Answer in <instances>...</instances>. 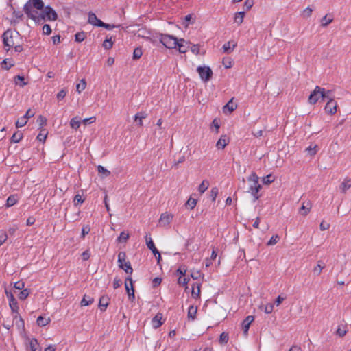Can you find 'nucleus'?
Instances as JSON below:
<instances>
[{"label":"nucleus","mask_w":351,"mask_h":351,"mask_svg":"<svg viewBox=\"0 0 351 351\" xmlns=\"http://www.w3.org/2000/svg\"><path fill=\"white\" fill-rule=\"evenodd\" d=\"M58 14L50 6L47 5L41 10V12L32 16L31 19L36 24H41L45 21H54L57 20Z\"/></svg>","instance_id":"obj_1"},{"label":"nucleus","mask_w":351,"mask_h":351,"mask_svg":"<svg viewBox=\"0 0 351 351\" xmlns=\"http://www.w3.org/2000/svg\"><path fill=\"white\" fill-rule=\"evenodd\" d=\"M44 8V3L42 0H29L24 5L23 10L29 19L32 15L38 14V11L34 10V8L38 10H43Z\"/></svg>","instance_id":"obj_2"},{"label":"nucleus","mask_w":351,"mask_h":351,"mask_svg":"<svg viewBox=\"0 0 351 351\" xmlns=\"http://www.w3.org/2000/svg\"><path fill=\"white\" fill-rule=\"evenodd\" d=\"M329 94H331L330 90L326 91L324 88L316 86L308 97V102L311 104H315L319 99L324 100L326 98H329Z\"/></svg>","instance_id":"obj_3"},{"label":"nucleus","mask_w":351,"mask_h":351,"mask_svg":"<svg viewBox=\"0 0 351 351\" xmlns=\"http://www.w3.org/2000/svg\"><path fill=\"white\" fill-rule=\"evenodd\" d=\"M258 179L259 178L254 172H252L251 175L247 178V180L252 182V184L250 186L248 192L252 194L255 200H257L259 198L260 196L258 195V193L261 189V186L258 183Z\"/></svg>","instance_id":"obj_4"},{"label":"nucleus","mask_w":351,"mask_h":351,"mask_svg":"<svg viewBox=\"0 0 351 351\" xmlns=\"http://www.w3.org/2000/svg\"><path fill=\"white\" fill-rule=\"evenodd\" d=\"M126 254L125 252H120L118 254V263L120 268L123 269L125 273L132 274L133 269L129 261H126Z\"/></svg>","instance_id":"obj_5"},{"label":"nucleus","mask_w":351,"mask_h":351,"mask_svg":"<svg viewBox=\"0 0 351 351\" xmlns=\"http://www.w3.org/2000/svg\"><path fill=\"white\" fill-rule=\"evenodd\" d=\"M160 41L165 47L169 49H174L178 45V39L173 36L167 34H162Z\"/></svg>","instance_id":"obj_6"},{"label":"nucleus","mask_w":351,"mask_h":351,"mask_svg":"<svg viewBox=\"0 0 351 351\" xmlns=\"http://www.w3.org/2000/svg\"><path fill=\"white\" fill-rule=\"evenodd\" d=\"M197 71L198 72L200 78L204 82L209 81L213 75V71L209 66H199L197 69Z\"/></svg>","instance_id":"obj_7"},{"label":"nucleus","mask_w":351,"mask_h":351,"mask_svg":"<svg viewBox=\"0 0 351 351\" xmlns=\"http://www.w3.org/2000/svg\"><path fill=\"white\" fill-rule=\"evenodd\" d=\"M3 41L4 45L8 47L6 49L7 51L14 45V43L12 39V32L10 30H8L3 33Z\"/></svg>","instance_id":"obj_8"},{"label":"nucleus","mask_w":351,"mask_h":351,"mask_svg":"<svg viewBox=\"0 0 351 351\" xmlns=\"http://www.w3.org/2000/svg\"><path fill=\"white\" fill-rule=\"evenodd\" d=\"M328 101L325 106V111L326 113L330 114H334L337 112V104L334 101L331 97V94H329Z\"/></svg>","instance_id":"obj_9"},{"label":"nucleus","mask_w":351,"mask_h":351,"mask_svg":"<svg viewBox=\"0 0 351 351\" xmlns=\"http://www.w3.org/2000/svg\"><path fill=\"white\" fill-rule=\"evenodd\" d=\"M173 215L168 213H162L160 217V223L161 225L165 226L169 225L172 221Z\"/></svg>","instance_id":"obj_10"},{"label":"nucleus","mask_w":351,"mask_h":351,"mask_svg":"<svg viewBox=\"0 0 351 351\" xmlns=\"http://www.w3.org/2000/svg\"><path fill=\"white\" fill-rule=\"evenodd\" d=\"M254 320V316L248 315L242 322V328L244 335H247L251 323Z\"/></svg>","instance_id":"obj_11"},{"label":"nucleus","mask_w":351,"mask_h":351,"mask_svg":"<svg viewBox=\"0 0 351 351\" xmlns=\"http://www.w3.org/2000/svg\"><path fill=\"white\" fill-rule=\"evenodd\" d=\"M178 50L180 53H186L188 49L190 47V43L185 41L184 39L178 40Z\"/></svg>","instance_id":"obj_12"},{"label":"nucleus","mask_w":351,"mask_h":351,"mask_svg":"<svg viewBox=\"0 0 351 351\" xmlns=\"http://www.w3.org/2000/svg\"><path fill=\"white\" fill-rule=\"evenodd\" d=\"M88 22L90 24L97 27H101L100 23H102V21L93 12L88 13Z\"/></svg>","instance_id":"obj_13"},{"label":"nucleus","mask_w":351,"mask_h":351,"mask_svg":"<svg viewBox=\"0 0 351 351\" xmlns=\"http://www.w3.org/2000/svg\"><path fill=\"white\" fill-rule=\"evenodd\" d=\"M9 305H10V307L12 314H13L14 320L16 319V318L18 317V315H19V313H18L19 306H18V303H17L16 300L14 299V300H10L9 302Z\"/></svg>","instance_id":"obj_14"},{"label":"nucleus","mask_w":351,"mask_h":351,"mask_svg":"<svg viewBox=\"0 0 351 351\" xmlns=\"http://www.w3.org/2000/svg\"><path fill=\"white\" fill-rule=\"evenodd\" d=\"M236 46V43L228 41L223 45L222 49L224 53L229 54L234 50Z\"/></svg>","instance_id":"obj_15"},{"label":"nucleus","mask_w":351,"mask_h":351,"mask_svg":"<svg viewBox=\"0 0 351 351\" xmlns=\"http://www.w3.org/2000/svg\"><path fill=\"white\" fill-rule=\"evenodd\" d=\"M145 241H146L147 247L153 252V254L155 256L156 255V254H158V251L156 248L152 238L150 237H148V235H146Z\"/></svg>","instance_id":"obj_16"},{"label":"nucleus","mask_w":351,"mask_h":351,"mask_svg":"<svg viewBox=\"0 0 351 351\" xmlns=\"http://www.w3.org/2000/svg\"><path fill=\"white\" fill-rule=\"evenodd\" d=\"M311 208V202L308 201L307 202H304L303 204L302 205L299 212L302 215L306 216L310 212Z\"/></svg>","instance_id":"obj_17"},{"label":"nucleus","mask_w":351,"mask_h":351,"mask_svg":"<svg viewBox=\"0 0 351 351\" xmlns=\"http://www.w3.org/2000/svg\"><path fill=\"white\" fill-rule=\"evenodd\" d=\"M162 318V315L161 313H157L155 317H153L152 323L154 328H158L162 324V322L161 321Z\"/></svg>","instance_id":"obj_18"},{"label":"nucleus","mask_w":351,"mask_h":351,"mask_svg":"<svg viewBox=\"0 0 351 351\" xmlns=\"http://www.w3.org/2000/svg\"><path fill=\"white\" fill-rule=\"evenodd\" d=\"M237 104L233 103V98H232L223 108V111L226 113L227 110L229 113L232 112L237 108Z\"/></svg>","instance_id":"obj_19"},{"label":"nucleus","mask_w":351,"mask_h":351,"mask_svg":"<svg viewBox=\"0 0 351 351\" xmlns=\"http://www.w3.org/2000/svg\"><path fill=\"white\" fill-rule=\"evenodd\" d=\"M109 298L106 296H101L99 299V307L101 311H106L108 305Z\"/></svg>","instance_id":"obj_20"},{"label":"nucleus","mask_w":351,"mask_h":351,"mask_svg":"<svg viewBox=\"0 0 351 351\" xmlns=\"http://www.w3.org/2000/svg\"><path fill=\"white\" fill-rule=\"evenodd\" d=\"M29 348L32 351H42L41 347L39 346L37 339L35 338H32L29 341Z\"/></svg>","instance_id":"obj_21"},{"label":"nucleus","mask_w":351,"mask_h":351,"mask_svg":"<svg viewBox=\"0 0 351 351\" xmlns=\"http://www.w3.org/2000/svg\"><path fill=\"white\" fill-rule=\"evenodd\" d=\"M351 187V179L345 178L343 182L340 185V189L342 193H345L348 189Z\"/></svg>","instance_id":"obj_22"},{"label":"nucleus","mask_w":351,"mask_h":351,"mask_svg":"<svg viewBox=\"0 0 351 351\" xmlns=\"http://www.w3.org/2000/svg\"><path fill=\"white\" fill-rule=\"evenodd\" d=\"M228 143V141L227 140L226 136H221L220 138L217 142L216 146L218 149H223Z\"/></svg>","instance_id":"obj_23"},{"label":"nucleus","mask_w":351,"mask_h":351,"mask_svg":"<svg viewBox=\"0 0 351 351\" xmlns=\"http://www.w3.org/2000/svg\"><path fill=\"white\" fill-rule=\"evenodd\" d=\"M81 119L79 117H75L70 121V125L73 129L77 130L80 126Z\"/></svg>","instance_id":"obj_24"},{"label":"nucleus","mask_w":351,"mask_h":351,"mask_svg":"<svg viewBox=\"0 0 351 351\" xmlns=\"http://www.w3.org/2000/svg\"><path fill=\"white\" fill-rule=\"evenodd\" d=\"M94 302L93 298L89 295H84L83 297L82 301H81V306H86L90 304H91Z\"/></svg>","instance_id":"obj_25"},{"label":"nucleus","mask_w":351,"mask_h":351,"mask_svg":"<svg viewBox=\"0 0 351 351\" xmlns=\"http://www.w3.org/2000/svg\"><path fill=\"white\" fill-rule=\"evenodd\" d=\"M245 16V12H239L235 14L234 21L235 23H237L239 25H241Z\"/></svg>","instance_id":"obj_26"},{"label":"nucleus","mask_w":351,"mask_h":351,"mask_svg":"<svg viewBox=\"0 0 351 351\" xmlns=\"http://www.w3.org/2000/svg\"><path fill=\"white\" fill-rule=\"evenodd\" d=\"M127 280H129L130 281V285L131 287V293H129L128 294V300L133 302L135 300V295H134V289L133 287V281L131 277H127Z\"/></svg>","instance_id":"obj_27"},{"label":"nucleus","mask_w":351,"mask_h":351,"mask_svg":"<svg viewBox=\"0 0 351 351\" xmlns=\"http://www.w3.org/2000/svg\"><path fill=\"white\" fill-rule=\"evenodd\" d=\"M136 35L138 37L149 39V36H150V32L148 30H147L146 29L142 28V29H139L137 31Z\"/></svg>","instance_id":"obj_28"},{"label":"nucleus","mask_w":351,"mask_h":351,"mask_svg":"<svg viewBox=\"0 0 351 351\" xmlns=\"http://www.w3.org/2000/svg\"><path fill=\"white\" fill-rule=\"evenodd\" d=\"M18 202L17 195H12L8 197L6 201V206L10 207L14 206Z\"/></svg>","instance_id":"obj_29"},{"label":"nucleus","mask_w":351,"mask_h":351,"mask_svg":"<svg viewBox=\"0 0 351 351\" xmlns=\"http://www.w3.org/2000/svg\"><path fill=\"white\" fill-rule=\"evenodd\" d=\"M49 318H45L42 316H39L37 318L36 323L39 326H45L49 324Z\"/></svg>","instance_id":"obj_30"},{"label":"nucleus","mask_w":351,"mask_h":351,"mask_svg":"<svg viewBox=\"0 0 351 351\" xmlns=\"http://www.w3.org/2000/svg\"><path fill=\"white\" fill-rule=\"evenodd\" d=\"M209 186V182L208 180H203L199 184L198 191L200 193H204Z\"/></svg>","instance_id":"obj_31"},{"label":"nucleus","mask_w":351,"mask_h":351,"mask_svg":"<svg viewBox=\"0 0 351 351\" xmlns=\"http://www.w3.org/2000/svg\"><path fill=\"white\" fill-rule=\"evenodd\" d=\"M23 138V134L19 132H16L13 134V135L11 137V142L12 143H19Z\"/></svg>","instance_id":"obj_32"},{"label":"nucleus","mask_w":351,"mask_h":351,"mask_svg":"<svg viewBox=\"0 0 351 351\" xmlns=\"http://www.w3.org/2000/svg\"><path fill=\"white\" fill-rule=\"evenodd\" d=\"M333 21V19L330 16L328 17V15H325L321 20V25L322 27H326L328 25H329L330 23H332Z\"/></svg>","instance_id":"obj_33"},{"label":"nucleus","mask_w":351,"mask_h":351,"mask_svg":"<svg viewBox=\"0 0 351 351\" xmlns=\"http://www.w3.org/2000/svg\"><path fill=\"white\" fill-rule=\"evenodd\" d=\"M129 234L123 231L121 232L119 237L117 238V241L119 243H125L129 239Z\"/></svg>","instance_id":"obj_34"},{"label":"nucleus","mask_w":351,"mask_h":351,"mask_svg":"<svg viewBox=\"0 0 351 351\" xmlns=\"http://www.w3.org/2000/svg\"><path fill=\"white\" fill-rule=\"evenodd\" d=\"M274 304H267L265 306H260L261 309L263 310L267 314L271 313L274 310Z\"/></svg>","instance_id":"obj_35"},{"label":"nucleus","mask_w":351,"mask_h":351,"mask_svg":"<svg viewBox=\"0 0 351 351\" xmlns=\"http://www.w3.org/2000/svg\"><path fill=\"white\" fill-rule=\"evenodd\" d=\"M86 86V82L85 80L82 79L81 80L80 82L77 84L76 86V90L80 93L82 90L85 89Z\"/></svg>","instance_id":"obj_36"},{"label":"nucleus","mask_w":351,"mask_h":351,"mask_svg":"<svg viewBox=\"0 0 351 351\" xmlns=\"http://www.w3.org/2000/svg\"><path fill=\"white\" fill-rule=\"evenodd\" d=\"M197 204V200L190 197L185 204V206L190 209H193Z\"/></svg>","instance_id":"obj_37"},{"label":"nucleus","mask_w":351,"mask_h":351,"mask_svg":"<svg viewBox=\"0 0 351 351\" xmlns=\"http://www.w3.org/2000/svg\"><path fill=\"white\" fill-rule=\"evenodd\" d=\"M143 55L142 49L141 47H136L134 49L133 52V59L134 60H138Z\"/></svg>","instance_id":"obj_38"},{"label":"nucleus","mask_w":351,"mask_h":351,"mask_svg":"<svg viewBox=\"0 0 351 351\" xmlns=\"http://www.w3.org/2000/svg\"><path fill=\"white\" fill-rule=\"evenodd\" d=\"M228 339H229L228 334L226 332H222L220 335L219 341V343H221V344H226L228 343Z\"/></svg>","instance_id":"obj_39"},{"label":"nucleus","mask_w":351,"mask_h":351,"mask_svg":"<svg viewBox=\"0 0 351 351\" xmlns=\"http://www.w3.org/2000/svg\"><path fill=\"white\" fill-rule=\"evenodd\" d=\"M196 313H197V308L195 307H194L193 306H191L189 308L188 317L189 318H191L192 319H194L195 317Z\"/></svg>","instance_id":"obj_40"},{"label":"nucleus","mask_w":351,"mask_h":351,"mask_svg":"<svg viewBox=\"0 0 351 351\" xmlns=\"http://www.w3.org/2000/svg\"><path fill=\"white\" fill-rule=\"evenodd\" d=\"M85 38H86V34L84 32H77L75 35V41L78 42V43H80V42H82L83 40H84Z\"/></svg>","instance_id":"obj_41"},{"label":"nucleus","mask_w":351,"mask_h":351,"mask_svg":"<svg viewBox=\"0 0 351 351\" xmlns=\"http://www.w3.org/2000/svg\"><path fill=\"white\" fill-rule=\"evenodd\" d=\"M47 136V132L45 130H43L40 132L38 135L37 136V139L40 142H45Z\"/></svg>","instance_id":"obj_42"},{"label":"nucleus","mask_w":351,"mask_h":351,"mask_svg":"<svg viewBox=\"0 0 351 351\" xmlns=\"http://www.w3.org/2000/svg\"><path fill=\"white\" fill-rule=\"evenodd\" d=\"M100 25H101V27H104L105 29H108V30L112 29L113 28H115V27L123 28L122 27V25H114L105 23L104 22H102V23H100Z\"/></svg>","instance_id":"obj_43"},{"label":"nucleus","mask_w":351,"mask_h":351,"mask_svg":"<svg viewBox=\"0 0 351 351\" xmlns=\"http://www.w3.org/2000/svg\"><path fill=\"white\" fill-rule=\"evenodd\" d=\"M29 295V291L27 289H24L21 291V292L19 294V298L20 300H25L26 299L28 295Z\"/></svg>","instance_id":"obj_44"},{"label":"nucleus","mask_w":351,"mask_h":351,"mask_svg":"<svg viewBox=\"0 0 351 351\" xmlns=\"http://www.w3.org/2000/svg\"><path fill=\"white\" fill-rule=\"evenodd\" d=\"M97 170L99 173H102L105 177H108L110 175V171L107 170L105 167L101 165L97 167Z\"/></svg>","instance_id":"obj_45"},{"label":"nucleus","mask_w":351,"mask_h":351,"mask_svg":"<svg viewBox=\"0 0 351 351\" xmlns=\"http://www.w3.org/2000/svg\"><path fill=\"white\" fill-rule=\"evenodd\" d=\"M197 289H195V288L193 287V289H192V291H191V293H192V296L195 298H197L198 297H199V295H200V285L197 284Z\"/></svg>","instance_id":"obj_46"},{"label":"nucleus","mask_w":351,"mask_h":351,"mask_svg":"<svg viewBox=\"0 0 351 351\" xmlns=\"http://www.w3.org/2000/svg\"><path fill=\"white\" fill-rule=\"evenodd\" d=\"M320 262L321 261H318V264L313 269V272L316 276H319L324 267V266L320 265Z\"/></svg>","instance_id":"obj_47"},{"label":"nucleus","mask_w":351,"mask_h":351,"mask_svg":"<svg viewBox=\"0 0 351 351\" xmlns=\"http://www.w3.org/2000/svg\"><path fill=\"white\" fill-rule=\"evenodd\" d=\"M18 317H19V319L17 317L16 319H14V320L13 319V321L14 322L15 321L16 325L19 329L23 328H24V321L21 316L18 315Z\"/></svg>","instance_id":"obj_48"},{"label":"nucleus","mask_w":351,"mask_h":351,"mask_svg":"<svg viewBox=\"0 0 351 351\" xmlns=\"http://www.w3.org/2000/svg\"><path fill=\"white\" fill-rule=\"evenodd\" d=\"M27 121L25 120V117H21V119H18V121L16 122V128H21L26 125Z\"/></svg>","instance_id":"obj_49"},{"label":"nucleus","mask_w":351,"mask_h":351,"mask_svg":"<svg viewBox=\"0 0 351 351\" xmlns=\"http://www.w3.org/2000/svg\"><path fill=\"white\" fill-rule=\"evenodd\" d=\"M112 45H113V43L112 41L111 40V38L110 39H106L104 41V43H103V47L106 49H110L112 47Z\"/></svg>","instance_id":"obj_50"},{"label":"nucleus","mask_w":351,"mask_h":351,"mask_svg":"<svg viewBox=\"0 0 351 351\" xmlns=\"http://www.w3.org/2000/svg\"><path fill=\"white\" fill-rule=\"evenodd\" d=\"M279 241V237L278 235L276 234L271 237L270 240L268 241L267 245H273L278 243Z\"/></svg>","instance_id":"obj_51"},{"label":"nucleus","mask_w":351,"mask_h":351,"mask_svg":"<svg viewBox=\"0 0 351 351\" xmlns=\"http://www.w3.org/2000/svg\"><path fill=\"white\" fill-rule=\"evenodd\" d=\"M217 195H218V189L217 187H213L210 191V197L213 202L215 201Z\"/></svg>","instance_id":"obj_52"},{"label":"nucleus","mask_w":351,"mask_h":351,"mask_svg":"<svg viewBox=\"0 0 351 351\" xmlns=\"http://www.w3.org/2000/svg\"><path fill=\"white\" fill-rule=\"evenodd\" d=\"M43 33L45 35H49L51 33V29L49 25L45 24L43 25Z\"/></svg>","instance_id":"obj_53"},{"label":"nucleus","mask_w":351,"mask_h":351,"mask_svg":"<svg viewBox=\"0 0 351 351\" xmlns=\"http://www.w3.org/2000/svg\"><path fill=\"white\" fill-rule=\"evenodd\" d=\"M66 95V90L65 89H62L56 95V97L58 100L63 99Z\"/></svg>","instance_id":"obj_54"},{"label":"nucleus","mask_w":351,"mask_h":351,"mask_svg":"<svg viewBox=\"0 0 351 351\" xmlns=\"http://www.w3.org/2000/svg\"><path fill=\"white\" fill-rule=\"evenodd\" d=\"M37 122L39 123L40 127H43L47 124V119L42 115H40L37 119Z\"/></svg>","instance_id":"obj_55"},{"label":"nucleus","mask_w":351,"mask_h":351,"mask_svg":"<svg viewBox=\"0 0 351 351\" xmlns=\"http://www.w3.org/2000/svg\"><path fill=\"white\" fill-rule=\"evenodd\" d=\"M14 287L16 289L21 291V290L24 289L25 283L23 282H22V281H18V282L14 283Z\"/></svg>","instance_id":"obj_56"},{"label":"nucleus","mask_w":351,"mask_h":351,"mask_svg":"<svg viewBox=\"0 0 351 351\" xmlns=\"http://www.w3.org/2000/svg\"><path fill=\"white\" fill-rule=\"evenodd\" d=\"M147 117V114L145 112H140L136 114L134 116V121H137L138 119H143Z\"/></svg>","instance_id":"obj_57"},{"label":"nucleus","mask_w":351,"mask_h":351,"mask_svg":"<svg viewBox=\"0 0 351 351\" xmlns=\"http://www.w3.org/2000/svg\"><path fill=\"white\" fill-rule=\"evenodd\" d=\"M7 234L5 232L0 231V246L7 240Z\"/></svg>","instance_id":"obj_58"},{"label":"nucleus","mask_w":351,"mask_h":351,"mask_svg":"<svg viewBox=\"0 0 351 351\" xmlns=\"http://www.w3.org/2000/svg\"><path fill=\"white\" fill-rule=\"evenodd\" d=\"M121 285H122L121 280L120 278L116 277L113 281L114 289H117V288L120 287Z\"/></svg>","instance_id":"obj_59"},{"label":"nucleus","mask_w":351,"mask_h":351,"mask_svg":"<svg viewBox=\"0 0 351 351\" xmlns=\"http://www.w3.org/2000/svg\"><path fill=\"white\" fill-rule=\"evenodd\" d=\"M312 12H313V10L311 8L307 7L303 11V16L306 18H308L311 16Z\"/></svg>","instance_id":"obj_60"},{"label":"nucleus","mask_w":351,"mask_h":351,"mask_svg":"<svg viewBox=\"0 0 351 351\" xmlns=\"http://www.w3.org/2000/svg\"><path fill=\"white\" fill-rule=\"evenodd\" d=\"M274 180L271 179V175H267V176L263 178V182L265 184H269L271 183Z\"/></svg>","instance_id":"obj_61"},{"label":"nucleus","mask_w":351,"mask_h":351,"mask_svg":"<svg viewBox=\"0 0 351 351\" xmlns=\"http://www.w3.org/2000/svg\"><path fill=\"white\" fill-rule=\"evenodd\" d=\"M189 281V278H182V277H180L178 280V282L179 285H185L186 284H188Z\"/></svg>","instance_id":"obj_62"},{"label":"nucleus","mask_w":351,"mask_h":351,"mask_svg":"<svg viewBox=\"0 0 351 351\" xmlns=\"http://www.w3.org/2000/svg\"><path fill=\"white\" fill-rule=\"evenodd\" d=\"M191 51L197 55L199 54V45H193L191 46Z\"/></svg>","instance_id":"obj_63"},{"label":"nucleus","mask_w":351,"mask_h":351,"mask_svg":"<svg viewBox=\"0 0 351 351\" xmlns=\"http://www.w3.org/2000/svg\"><path fill=\"white\" fill-rule=\"evenodd\" d=\"M346 332L347 331L344 328H341V327H339L337 328V334L341 337H343L346 334Z\"/></svg>","instance_id":"obj_64"}]
</instances>
